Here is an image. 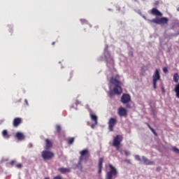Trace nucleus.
Here are the masks:
<instances>
[{
	"label": "nucleus",
	"instance_id": "obj_16",
	"mask_svg": "<svg viewBox=\"0 0 179 179\" xmlns=\"http://www.w3.org/2000/svg\"><path fill=\"white\" fill-rule=\"evenodd\" d=\"M58 171L62 173V174H66V173H71V169L68 168H59Z\"/></svg>",
	"mask_w": 179,
	"mask_h": 179
},
{
	"label": "nucleus",
	"instance_id": "obj_23",
	"mask_svg": "<svg viewBox=\"0 0 179 179\" xmlns=\"http://www.w3.org/2000/svg\"><path fill=\"white\" fill-rule=\"evenodd\" d=\"M145 124L148 127L149 129H150V131L152 132V134H154L155 136H157V133H156V131H155V129L152 128V127L150 126V124H149V123H145Z\"/></svg>",
	"mask_w": 179,
	"mask_h": 179
},
{
	"label": "nucleus",
	"instance_id": "obj_28",
	"mask_svg": "<svg viewBox=\"0 0 179 179\" xmlns=\"http://www.w3.org/2000/svg\"><path fill=\"white\" fill-rule=\"evenodd\" d=\"M163 72H164V73H166V72H169V69H167V67H164L163 69Z\"/></svg>",
	"mask_w": 179,
	"mask_h": 179
},
{
	"label": "nucleus",
	"instance_id": "obj_9",
	"mask_svg": "<svg viewBox=\"0 0 179 179\" xmlns=\"http://www.w3.org/2000/svg\"><path fill=\"white\" fill-rule=\"evenodd\" d=\"M120 101L122 104H128V103L131 101V95H129V94H123Z\"/></svg>",
	"mask_w": 179,
	"mask_h": 179
},
{
	"label": "nucleus",
	"instance_id": "obj_35",
	"mask_svg": "<svg viewBox=\"0 0 179 179\" xmlns=\"http://www.w3.org/2000/svg\"><path fill=\"white\" fill-rule=\"evenodd\" d=\"M24 101H25L27 106H29V102L27 101V99H25Z\"/></svg>",
	"mask_w": 179,
	"mask_h": 179
},
{
	"label": "nucleus",
	"instance_id": "obj_15",
	"mask_svg": "<svg viewBox=\"0 0 179 179\" xmlns=\"http://www.w3.org/2000/svg\"><path fill=\"white\" fill-rule=\"evenodd\" d=\"M142 159L143 160L144 164H146L147 166H150L152 164H155V162H152L150 160H149L148 158H146V157L143 156Z\"/></svg>",
	"mask_w": 179,
	"mask_h": 179
},
{
	"label": "nucleus",
	"instance_id": "obj_6",
	"mask_svg": "<svg viewBox=\"0 0 179 179\" xmlns=\"http://www.w3.org/2000/svg\"><path fill=\"white\" fill-rule=\"evenodd\" d=\"M41 156L43 160H51V159H54L55 155L51 151L43 150L41 152Z\"/></svg>",
	"mask_w": 179,
	"mask_h": 179
},
{
	"label": "nucleus",
	"instance_id": "obj_4",
	"mask_svg": "<svg viewBox=\"0 0 179 179\" xmlns=\"http://www.w3.org/2000/svg\"><path fill=\"white\" fill-rule=\"evenodd\" d=\"M110 171L106 175V179H113L117 174V169L112 164H109Z\"/></svg>",
	"mask_w": 179,
	"mask_h": 179
},
{
	"label": "nucleus",
	"instance_id": "obj_8",
	"mask_svg": "<svg viewBox=\"0 0 179 179\" xmlns=\"http://www.w3.org/2000/svg\"><path fill=\"white\" fill-rule=\"evenodd\" d=\"M108 129L110 132H113L114 131V127H115V124H117V119L114 117H110L108 122Z\"/></svg>",
	"mask_w": 179,
	"mask_h": 179
},
{
	"label": "nucleus",
	"instance_id": "obj_2",
	"mask_svg": "<svg viewBox=\"0 0 179 179\" xmlns=\"http://www.w3.org/2000/svg\"><path fill=\"white\" fill-rule=\"evenodd\" d=\"M80 157H79V162H78V166H82V162H87L89 160V158L90 157V152H89L88 149H84L80 152Z\"/></svg>",
	"mask_w": 179,
	"mask_h": 179
},
{
	"label": "nucleus",
	"instance_id": "obj_19",
	"mask_svg": "<svg viewBox=\"0 0 179 179\" xmlns=\"http://www.w3.org/2000/svg\"><path fill=\"white\" fill-rule=\"evenodd\" d=\"M55 129H56L57 134H58L59 135H60V134H61V131H62V127H61V125L57 124V125L55 126Z\"/></svg>",
	"mask_w": 179,
	"mask_h": 179
},
{
	"label": "nucleus",
	"instance_id": "obj_39",
	"mask_svg": "<svg viewBox=\"0 0 179 179\" xmlns=\"http://www.w3.org/2000/svg\"><path fill=\"white\" fill-rule=\"evenodd\" d=\"M45 179H50L49 178H45Z\"/></svg>",
	"mask_w": 179,
	"mask_h": 179
},
{
	"label": "nucleus",
	"instance_id": "obj_37",
	"mask_svg": "<svg viewBox=\"0 0 179 179\" xmlns=\"http://www.w3.org/2000/svg\"><path fill=\"white\" fill-rule=\"evenodd\" d=\"M125 162H127V163H129V159H126Z\"/></svg>",
	"mask_w": 179,
	"mask_h": 179
},
{
	"label": "nucleus",
	"instance_id": "obj_22",
	"mask_svg": "<svg viewBox=\"0 0 179 179\" xmlns=\"http://www.w3.org/2000/svg\"><path fill=\"white\" fill-rule=\"evenodd\" d=\"M145 124L148 127L149 129H150V131L152 132V134H154L155 136H157V133H156V131H155V129L152 128V127L150 126V124H149V123H145Z\"/></svg>",
	"mask_w": 179,
	"mask_h": 179
},
{
	"label": "nucleus",
	"instance_id": "obj_34",
	"mask_svg": "<svg viewBox=\"0 0 179 179\" xmlns=\"http://www.w3.org/2000/svg\"><path fill=\"white\" fill-rule=\"evenodd\" d=\"M162 93H166V91H165V90H164V87H162Z\"/></svg>",
	"mask_w": 179,
	"mask_h": 179
},
{
	"label": "nucleus",
	"instance_id": "obj_11",
	"mask_svg": "<svg viewBox=\"0 0 179 179\" xmlns=\"http://www.w3.org/2000/svg\"><path fill=\"white\" fill-rule=\"evenodd\" d=\"M22 117H15L13 121L14 128H17L22 124Z\"/></svg>",
	"mask_w": 179,
	"mask_h": 179
},
{
	"label": "nucleus",
	"instance_id": "obj_12",
	"mask_svg": "<svg viewBox=\"0 0 179 179\" xmlns=\"http://www.w3.org/2000/svg\"><path fill=\"white\" fill-rule=\"evenodd\" d=\"M151 15H153L154 16H163V13H162L157 8H153L151 10Z\"/></svg>",
	"mask_w": 179,
	"mask_h": 179
},
{
	"label": "nucleus",
	"instance_id": "obj_1",
	"mask_svg": "<svg viewBox=\"0 0 179 179\" xmlns=\"http://www.w3.org/2000/svg\"><path fill=\"white\" fill-rule=\"evenodd\" d=\"M110 83L114 85L113 90L109 92V97L112 99L114 94H121L122 93V83L120 80V75H116L115 77L110 78Z\"/></svg>",
	"mask_w": 179,
	"mask_h": 179
},
{
	"label": "nucleus",
	"instance_id": "obj_31",
	"mask_svg": "<svg viewBox=\"0 0 179 179\" xmlns=\"http://www.w3.org/2000/svg\"><path fill=\"white\" fill-rule=\"evenodd\" d=\"M17 169H22V164H18L16 165Z\"/></svg>",
	"mask_w": 179,
	"mask_h": 179
},
{
	"label": "nucleus",
	"instance_id": "obj_33",
	"mask_svg": "<svg viewBox=\"0 0 179 179\" xmlns=\"http://www.w3.org/2000/svg\"><path fill=\"white\" fill-rule=\"evenodd\" d=\"M96 122H94V124L91 125V128H94V127H96Z\"/></svg>",
	"mask_w": 179,
	"mask_h": 179
},
{
	"label": "nucleus",
	"instance_id": "obj_14",
	"mask_svg": "<svg viewBox=\"0 0 179 179\" xmlns=\"http://www.w3.org/2000/svg\"><path fill=\"white\" fill-rule=\"evenodd\" d=\"M104 162V159L99 158V171L98 173L101 174V170H103V163Z\"/></svg>",
	"mask_w": 179,
	"mask_h": 179
},
{
	"label": "nucleus",
	"instance_id": "obj_25",
	"mask_svg": "<svg viewBox=\"0 0 179 179\" xmlns=\"http://www.w3.org/2000/svg\"><path fill=\"white\" fill-rule=\"evenodd\" d=\"M73 142H75V138L72 137V138H69L68 143L69 145H72V143H73Z\"/></svg>",
	"mask_w": 179,
	"mask_h": 179
},
{
	"label": "nucleus",
	"instance_id": "obj_3",
	"mask_svg": "<svg viewBox=\"0 0 179 179\" xmlns=\"http://www.w3.org/2000/svg\"><path fill=\"white\" fill-rule=\"evenodd\" d=\"M143 19H145V20H148L149 23H155V24H168L169 23V18L166 17H156L152 20H148L146 19V17L143 16Z\"/></svg>",
	"mask_w": 179,
	"mask_h": 179
},
{
	"label": "nucleus",
	"instance_id": "obj_38",
	"mask_svg": "<svg viewBox=\"0 0 179 179\" xmlns=\"http://www.w3.org/2000/svg\"><path fill=\"white\" fill-rule=\"evenodd\" d=\"M178 12H179V7L177 8Z\"/></svg>",
	"mask_w": 179,
	"mask_h": 179
},
{
	"label": "nucleus",
	"instance_id": "obj_13",
	"mask_svg": "<svg viewBox=\"0 0 179 179\" xmlns=\"http://www.w3.org/2000/svg\"><path fill=\"white\" fill-rule=\"evenodd\" d=\"M45 142L46 150H48V149H51V148H52V142H51V141H50V139H48V138L45 139Z\"/></svg>",
	"mask_w": 179,
	"mask_h": 179
},
{
	"label": "nucleus",
	"instance_id": "obj_29",
	"mask_svg": "<svg viewBox=\"0 0 179 179\" xmlns=\"http://www.w3.org/2000/svg\"><path fill=\"white\" fill-rule=\"evenodd\" d=\"M124 155H125L126 156H129V155H131V152H129V151L125 150V151H124Z\"/></svg>",
	"mask_w": 179,
	"mask_h": 179
},
{
	"label": "nucleus",
	"instance_id": "obj_24",
	"mask_svg": "<svg viewBox=\"0 0 179 179\" xmlns=\"http://www.w3.org/2000/svg\"><path fill=\"white\" fill-rule=\"evenodd\" d=\"M2 135L3 138H9V134H8V130H3L2 131Z\"/></svg>",
	"mask_w": 179,
	"mask_h": 179
},
{
	"label": "nucleus",
	"instance_id": "obj_36",
	"mask_svg": "<svg viewBox=\"0 0 179 179\" xmlns=\"http://www.w3.org/2000/svg\"><path fill=\"white\" fill-rule=\"evenodd\" d=\"M52 45H55V42H52Z\"/></svg>",
	"mask_w": 179,
	"mask_h": 179
},
{
	"label": "nucleus",
	"instance_id": "obj_20",
	"mask_svg": "<svg viewBox=\"0 0 179 179\" xmlns=\"http://www.w3.org/2000/svg\"><path fill=\"white\" fill-rule=\"evenodd\" d=\"M178 80H179L178 73H174L173 74V82H175V83H178Z\"/></svg>",
	"mask_w": 179,
	"mask_h": 179
},
{
	"label": "nucleus",
	"instance_id": "obj_5",
	"mask_svg": "<svg viewBox=\"0 0 179 179\" xmlns=\"http://www.w3.org/2000/svg\"><path fill=\"white\" fill-rule=\"evenodd\" d=\"M122 142V136L117 135L113 141V146L116 148V150H120V148H121V143Z\"/></svg>",
	"mask_w": 179,
	"mask_h": 179
},
{
	"label": "nucleus",
	"instance_id": "obj_10",
	"mask_svg": "<svg viewBox=\"0 0 179 179\" xmlns=\"http://www.w3.org/2000/svg\"><path fill=\"white\" fill-rule=\"evenodd\" d=\"M117 114L120 117H127L128 115V111L124 108L120 107L118 108Z\"/></svg>",
	"mask_w": 179,
	"mask_h": 179
},
{
	"label": "nucleus",
	"instance_id": "obj_30",
	"mask_svg": "<svg viewBox=\"0 0 179 179\" xmlns=\"http://www.w3.org/2000/svg\"><path fill=\"white\" fill-rule=\"evenodd\" d=\"M15 163H16V161L12 160V161L10 162V164L11 166H14V165H15Z\"/></svg>",
	"mask_w": 179,
	"mask_h": 179
},
{
	"label": "nucleus",
	"instance_id": "obj_27",
	"mask_svg": "<svg viewBox=\"0 0 179 179\" xmlns=\"http://www.w3.org/2000/svg\"><path fill=\"white\" fill-rule=\"evenodd\" d=\"M135 159L136 160H138V162H141V157L139 155H136L135 156Z\"/></svg>",
	"mask_w": 179,
	"mask_h": 179
},
{
	"label": "nucleus",
	"instance_id": "obj_7",
	"mask_svg": "<svg viewBox=\"0 0 179 179\" xmlns=\"http://www.w3.org/2000/svg\"><path fill=\"white\" fill-rule=\"evenodd\" d=\"M160 80V72L159 69H156L155 73L152 76V83H153V88L157 89V81Z\"/></svg>",
	"mask_w": 179,
	"mask_h": 179
},
{
	"label": "nucleus",
	"instance_id": "obj_21",
	"mask_svg": "<svg viewBox=\"0 0 179 179\" xmlns=\"http://www.w3.org/2000/svg\"><path fill=\"white\" fill-rule=\"evenodd\" d=\"M174 91L176 92V96L178 99H179V84L176 85L175 86V89H174Z\"/></svg>",
	"mask_w": 179,
	"mask_h": 179
},
{
	"label": "nucleus",
	"instance_id": "obj_32",
	"mask_svg": "<svg viewBox=\"0 0 179 179\" xmlns=\"http://www.w3.org/2000/svg\"><path fill=\"white\" fill-rule=\"evenodd\" d=\"M126 107L127 108H131V104L127 103Z\"/></svg>",
	"mask_w": 179,
	"mask_h": 179
},
{
	"label": "nucleus",
	"instance_id": "obj_26",
	"mask_svg": "<svg viewBox=\"0 0 179 179\" xmlns=\"http://www.w3.org/2000/svg\"><path fill=\"white\" fill-rule=\"evenodd\" d=\"M172 150H173V152H174L175 153H178V154H179V149L177 148L176 147H173V148H172Z\"/></svg>",
	"mask_w": 179,
	"mask_h": 179
},
{
	"label": "nucleus",
	"instance_id": "obj_18",
	"mask_svg": "<svg viewBox=\"0 0 179 179\" xmlns=\"http://www.w3.org/2000/svg\"><path fill=\"white\" fill-rule=\"evenodd\" d=\"M90 118L92 121H94L95 125H97V116L95 114L91 113Z\"/></svg>",
	"mask_w": 179,
	"mask_h": 179
},
{
	"label": "nucleus",
	"instance_id": "obj_17",
	"mask_svg": "<svg viewBox=\"0 0 179 179\" xmlns=\"http://www.w3.org/2000/svg\"><path fill=\"white\" fill-rule=\"evenodd\" d=\"M15 137L18 141H23L24 139V135L22 133L17 132L15 134Z\"/></svg>",
	"mask_w": 179,
	"mask_h": 179
}]
</instances>
